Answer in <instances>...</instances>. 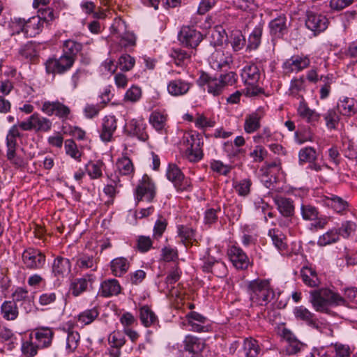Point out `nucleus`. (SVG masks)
<instances>
[{"instance_id":"obj_1","label":"nucleus","mask_w":357,"mask_h":357,"mask_svg":"<svg viewBox=\"0 0 357 357\" xmlns=\"http://www.w3.org/2000/svg\"><path fill=\"white\" fill-rule=\"evenodd\" d=\"M310 302L317 312L325 313L330 306L344 305V299L340 294L327 288L311 291Z\"/></svg>"},{"instance_id":"obj_2","label":"nucleus","mask_w":357,"mask_h":357,"mask_svg":"<svg viewBox=\"0 0 357 357\" xmlns=\"http://www.w3.org/2000/svg\"><path fill=\"white\" fill-rule=\"evenodd\" d=\"M248 292L251 302L257 305H266L275 297L270 281L265 279L258 278L250 281Z\"/></svg>"},{"instance_id":"obj_3","label":"nucleus","mask_w":357,"mask_h":357,"mask_svg":"<svg viewBox=\"0 0 357 357\" xmlns=\"http://www.w3.org/2000/svg\"><path fill=\"white\" fill-rule=\"evenodd\" d=\"M20 130V122H18L10 127L6 137V158L17 167H22L25 165L24 159L16 153L18 146L17 139H21L23 135Z\"/></svg>"},{"instance_id":"obj_4","label":"nucleus","mask_w":357,"mask_h":357,"mask_svg":"<svg viewBox=\"0 0 357 357\" xmlns=\"http://www.w3.org/2000/svg\"><path fill=\"white\" fill-rule=\"evenodd\" d=\"M181 146L184 149V157L191 162H197L203 158L202 146L203 142L199 135L192 132L185 133L182 137Z\"/></svg>"},{"instance_id":"obj_5","label":"nucleus","mask_w":357,"mask_h":357,"mask_svg":"<svg viewBox=\"0 0 357 357\" xmlns=\"http://www.w3.org/2000/svg\"><path fill=\"white\" fill-rule=\"evenodd\" d=\"M206 347L203 339L188 335L182 343L178 344V357H195L200 354Z\"/></svg>"},{"instance_id":"obj_6","label":"nucleus","mask_w":357,"mask_h":357,"mask_svg":"<svg viewBox=\"0 0 357 357\" xmlns=\"http://www.w3.org/2000/svg\"><path fill=\"white\" fill-rule=\"evenodd\" d=\"M52 121L37 112L32 114L26 120L20 122V127L23 131L34 130L47 132L52 128Z\"/></svg>"},{"instance_id":"obj_7","label":"nucleus","mask_w":357,"mask_h":357,"mask_svg":"<svg viewBox=\"0 0 357 357\" xmlns=\"http://www.w3.org/2000/svg\"><path fill=\"white\" fill-rule=\"evenodd\" d=\"M22 261L23 265L27 269H42L45 266L46 257L40 250L28 248L22 254Z\"/></svg>"},{"instance_id":"obj_8","label":"nucleus","mask_w":357,"mask_h":357,"mask_svg":"<svg viewBox=\"0 0 357 357\" xmlns=\"http://www.w3.org/2000/svg\"><path fill=\"white\" fill-rule=\"evenodd\" d=\"M178 40L185 47L195 49L203 40V35L192 26H183L178 33Z\"/></svg>"},{"instance_id":"obj_9","label":"nucleus","mask_w":357,"mask_h":357,"mask_svg":"<svg viewBox=\"0 0 357 357\" xmlns=\"http://www.w3.org/2000/svg\"><path fill=\"white\" fill-rule=\"evenodd\" d=\"M75 58L63 54L58 59L50 58L45 62V69L48 74H63L68 71L75 63Z\"/></svg>"},{"instance_id":"obj_10","label":"nucleus","mask_w":357,"mask_h":357,"mask_svg":"<svg viewBox=\"0 0 357 357\" xmlns=\"http://www.w3.org/2000/svg\"><path fill=\"white\" fill-rule=\"evenodd\" d=\"M113 31L118 34L119 45L121 47L128 48L136 45V36L132 32L126 31V22L121 19L115 20L112 26Z\"/></svg>"},{"instance_id":"obj_11","label":"nucleus","mask_w":357,"mask_h":357,"mask_svg":"<svg viewBox=\"0 0 357 357\" xmlns=\"http://www.w3.org/2000/svg\"><path fill=\"white\" fill-rule=\"evenodd\" d=\"M168 180L172 181L178 191H188L191 187L189 178H185L181 169L175 164L168 165L167 172Z\"/></svg>"},{"instance_id":"obj_12","label":"nucleus","mask_w":357,"mask_h":357,"mask_svg":"<svg viewBox=\"0 0 357 357\" xmlns=\"http://www.w3.org/2000/svg\"><path fill=\"white\" fill-rule=\"evenodd\" d=\"M146 123L143 119H132L124 126V132L129 137H136L140 141L146 142L149 135L146 131Z\"/></svg>"},{"instance_id":"obj_13","label":"nucleus","mask_w":357,"mask_h":357,"mask_svg":"<svg viewBox=\"0 0 357 357\" xmlns=\"http://www.w3.org/2000/svg\"><path fill=\"white\" fill-rule=\"evenodd\" d=\"M155 195V188L151 179L144 175L135 190V199L137 202L145 200L151 202Z\"/></svg>"},{"instance_id":"obj_14","label":"nucleus","mask_w":357,"mask_h":357,"mask_svg":"<svg viewBox=\"0 0 357 357\" xmlns=\"http://www.w3.org/2000/svg\"><path fill=\"white\" fill-rule=\"evenodd\" d=\"M290 22L284 13H280L268 23L269 33L275 38H282L287 34Z\"/></svg>"},{"instance_id":"obj_15","label":"nucleus","mask_w":357,"mask_h":357,"mask_svg":"<svg viewBox=\"0 0 357 357\" xmlns=\"http://www.w3.org/2000/svg\"><path fill=\"white\" fill-rule=\"evenodd\" d=\"M197 84L204 89L205 86H206L207 92L214 96L220 95L225 90L219 78L212 77L204 72L201 73L199 77L197 80Z\"/></svg>"},{"instance_id":"obj_16","label":"nucleus","mask_w":357,"mask_h":357,"mask_svg":"<svg viewBox=\"0 0 357 357\" xmlns=\"http://www.w3.org/2000/svg\"><path fill=\"white\" fill-rule=\"evenodd\" d=\"M328 24V18L319 13L307 11L306 14L305 26L314 32V35L325 31Z\"/></svg>"},{"instance_id":"obj_17","label":"nucleus","mask_w":357,"mask_h":357,"mask_svg":"<svg viewBox=\"0 0 357 357\" xmlns=\"http://www.w3.org/2000/svg\"><path fill=\"white\" fill-rule=\"evenodd\" d=\"M41 111L47 116L55 115L61 119H66L70 113V108L58 100L45 101L42 105Z\"/></svg>"},{"instance_id":"obj_18","label":"nucleus","mask_w":357,"mask_h":357,"mask_svg":"<svg viewBox=\"0 0 357 357\" xmlns=\"http://www.w3.org/2000/svg\"><path fill=\"white\" fill-rule=\"evenodd\" d=\"M310 59L307 56L294 55L286 60L282 64V70L285 75L298 73L309 66Z\"/></svg>"},{"instance_id":"obj_19","label":"nucleus","mask_w":357,"mask_h":357,"mask_svg":"<svg viewBox=\"0 0 357 357\" xmlns=\"http://www.w3.org/2000/svg\"><path fill=\"white\" fill-rule=\"evenodd\" d=\"M323 203L340 215H344L350 211L349 203L344 198L336 195L330 194L328 196H324Z\"/></svg>"},{"instance_id":"obj_20","label":"nucleus","mask_w":357,"mask_h":357,"mask_svg":"<svg viewBox=\"0 0 357 357\" xmlns=\"http://www.w3.org/2000/svg\"><path fill=\"white\" fill-rule=\"evenodd\" d=\"M118 119L114 115H107L102 120L100 130V137L103 142L113 140V135L117 129Z\"/></svg>"},{"instance_id":"obj_21","label":"nucleus","mask_w":357,"mask_h":357,"mask_svg":"<svg viewBox=\"0 0 357 357\" xmlns=\"http://www.w3.org/2000/svg\"><path fill=\"white\" fill-rule=\"evenodd\" d=\"M192 86V82L181 78H176L167 83V89L172 96L179 97L186 95Z\"/></svg>"},{"instance_id":"obj_22","label":"nucleus","mask_w":357,"mask_h":357,"mask_svg":"<svg viewBox=\"0 0 357 357\" xmlns=\"http://www.w3.org/2000/svg\"><path fill=\"white\" fill-rule=\"evenodd\" d=\"M228 256L233 265L237 269H245L250 261L245 252L239 247L231 245L228 250Z\"/></svg>"},{"instance_id":"obj_23","label":"nucleus","mask_w":357,"mask_h":357,"mask_svg":"<svg viewBox=\"0 0 357 357\" xmlns=\"http://www.w3.org/2000/svg\"><path fill=\"white\" fill-rule=\"evenodd\" d=\"M232 62L231 54L221 50H216L209 57V63L214 70H221L223 68L229 67Z\"/></svg>"},{"instance_id":"obj_24","label":"nucleus","mask_w":357,"mask_h":357,"mask_svg":"<svg viewBox=\"0 0 357 357\" xmlns=\"http://www.w3.org/2000/svg\"><path fill=\"white\" fill-rule=\"evenodd\" d=\"M264 115V110L261 107L246 115L243 126L245 132L248 134L256 132L261 127V120Z\"/></svg>"},{"instance_id":"obj_25","label":"nucleus","mask_w":357,"mask_h":357,"mask_svg":"<svg viewBox=\"0 0 357 357\" xmlns=\"http://www.w3.org/2000/svg\"><path fill=\"white\" fill-rule=\"evenodd\" d=\"M297 113L301 119L311 125H314L320 119V114L314 109L309 107L303 96H301V100L297 108Z\"/></svg>"},{"instance_id":"obj_26","label":"nucleus","mask_w":357,"mask_h":357,"mask_svg":"<svg viewBox=\"0 0 357 357\" xmlns=\"http://www.w3.org/2000/svg\"><path fill=\"white\" fill-rule=\"evenodd\" d=\"M71 271V264L68 259L63 257H57L52 264V273L58 280L66 277Z\"/></svg>"},{"instance_id":"obj_27","label":"nucleus","mask_w":357,"mask_h":357,"mask_svg":"<svg viewBox=\"0 0 357 357\" xmlns=\"http://www.w3.org/2000/svg\"><path fill=\"white\" fill-rule=\"evenodd\" d=\"M33 334L36 342L40 349L48 348L52 343L54 333L52 328L43 327L36 329Z\"/></svg>"},{"instance_id":"obj_28","label":"nucleus","mask_w":357,"mask_h":357,"mask_svg":"<svg viewBox=\"0 0 357 357\" xmlns=\"http://www.w3.org/2000/svg\"><path fill=\"white\" fill-rule=\"evenodd\" d=\"M121 287L116 279H108L101 282L98 294L104 298L117 296L121 293Z\"/></svg>"},{"instance_id":"obj_29","label":"nucleus","mask_w":357,"mask_h":357,"mask_svg":"<svg viewBox=\"0 0 357 357\" xmlns=\"http://www.w3.org/2000/svg\"><path fill=\"white\" fill-rule=\"evenodd\" d=\"M241 77L246 84L253 86L259 80L261 73L258 66L252 63L245 66L243 68Z\"/></svg>"},{"instance_id":"obj_30","label":"nucleus","mask_w":357,"mask_h":357,"mask_svg":"<svg viewBox=\"0 0 357 357\" xmlns=\"http://www.w3.org/2000/svg\"><path fill=\"white\" fill-rule=\"evenodd\" d=\"M62 330L67 335L66 350L68 353H73L79 346L80 342V335L77 331L74 330L73 325L68 326V328L64 327Z\"/></svg>"},{"instance_id":"obj_31","label":"nucleus","mask_w":357,"mask_h":357,"mask_svg":"<svg viewBox=\"0 0 357 357\" xmlns=\"http://www.w3.org/2000/svg\"><path fill=\"white\" fill-rule=\"evenodd\" d=\"M76 265L81 271L91 269L96 271L98 268V259L92 254L82 253L77 257Z\"/></svg>"},{"instance_id":"obj_32","label":"nucleus","mask_w":357,"mask_h":357,"mask_svg":"<svg viewBox=\"0 0 357 357\" xmlns=\"http://www.w3.org/2000/svg\"><path fill=\"white\" fill-rule=\"evenodd\" d=\"M1 314L6 321H15L19 316L18 306L15 301H5L1 305Z\"/></svg>"},{"instance_id":"obj_33","label":"nucleus","mask_w":357,"mask_h":357,"mask_svg":"<svg viewBox=\"0 0 357 357\" xmlns=\"http://www.w3.org/2000/svg\"><path fill=\"white\" fill-rule=\"evenodd\" d=\"M44 25L39 17L33 16L27 20H24L25 37H34L39 34Z\"/></svg>"},{"instance_id":"obj_34","label":"nucleus","mask_w":357,"mask_h":357,"mask_svg":"<svg viewBox=\"0 0 357 357\" xmlns=\"http://www.w3.org/2000/svg\"><path fill=\"white\" fill-rule=\"evenodd\" d=\"M261 351L259 342L252 337L243 340L242 352L245 357H259Z\"/></svg>"},{"instance_id":"obj_35","label":"nucleus","mask_w":357,"mask_h":357,"mask_svg":"<svg viewBox=\"0 0 357 357\" xmlns=\"http://www.w3.org/2000/svg\"><path fill=\"white\" fill-rule=\"evenodd\" d=\"M337 108L340 114L351 116L357 112V104L354 98L345 97L338 101Z\"/></svg>"},{"instance_id":"obj_36","label":"nucleus","mask_w":357,"mask_h":357,"mask_svg":"<svg viewBox=\"0 0 357 357\" xmlns=\"http://www.w3.org/2000/svg\"><path fill=\"white\" fill-rule=\"evenodd\" d=\"M275 203L279 212L284 217L290 218L294 215V202L291 199L280 197L275 199Z\"/></svg>"},{"instance_id":"obj_37","label":"nucleus","mask_w":357,"mask_h":357,"mask_svg":"<svg viewBox=\"0 0 357 357\" xmlns=\"http://www.w3.org/2000/svg\"><path fill=\"white\" fill-rule=\"evenodd\" d=\"M268 236L271 237L273 244L282 255L287 252V244L286 238L282 233L277 229H271L268 231Z\"/></svg>"},{"instance_id":"obj_38","label":"nucleus","mask_w":357,"mask_h":357,"mask_svg":"<svg viewBox=\"0 0 357 357\" xmlns=\"http://www.w3.org/2000/svg\"><path fill=\"white\" fill-rule=\"evenodd\" d=\"M130 263L128 260L123 257H116L111 261V271L116 277H121L129 269Z\"/></svg>"},{"instance_id":"obj_39","label":"nucleus","mask_w":357,"mask_h":357,"mask_svg":"<svg viewBox=\"0 0 357 357\" xmlns=\"http://www.w3.org/2000/svg\"><path fill=\"white\" fill-rule=\"evenodd\" d=\"M301 276L303 282L310 287H317L320 283L317 272L311 267L303 266L301 270Z\"/></svg>"},{"instance_id":"obj_40","label":"nucleus","mask_w":357,"mask_h":357,"mask_svg":"<svg viewBox=\"0 0 357 357\" xmlns=\"http://www.w3.org/2000/svg\"><path fill=\"white\" fill-rule=\"evenodd\" d=\"M294 314L296 319L305 322L310 327L317 319L315 315L303 305L295 307Z\"/></svg>"},{"instance_id":"obj_41","label":"nucleus","mask_w":357,"mask_h":357,"mask_svg":"<svg viewBox=\"0 0 357 357\" xmlns=\"http://www.w3.org/2000/svg\"><path fill=\"white\" fill-rule=\"evenodd\" d=\"M139 319L145 327H149L155 324L158 318L155 313L147 306L144 305L139 309Z\"/></svg>"},{"instance_id":"obj_42","label":"nucleus","mask_w":357,"mask_h":357,"mask_svg":"<svg viewBox=\"0 0 357 357\" xmlns=\"http://www.w3.org/2000/svg\"><path fill=\"white\" fill-rule=\"evenodd\" d=\"M98 315L99 310L96 307H94L80 312L77 316V320L84 326L93 322Z\"/></svg>"},{"instance_id":"obj_43","label":"nucleus","mask_w":357,"mask_h":357,"mask_svg":"<svg viewBox=\"0 0 357 357\" xmlns=\"http://www.w3.org/2000/svg\"><path fill=\"white\" fill-rule=\"evenodd\" d=\"M301 214L304 220L311 221L317 219L320 213L314 206L308 203H302L301 205Z\"/></svg>"},{"instance_id":"obj_44","label":"nucleus","mask_w":357,"mask_h":357,"mask_svg":"<svg viewBox=\"0 0 357 357\" xmlns=\"http://www.w3.org/2000/svg\"><path fill=\"white\" fill-rule=\"evenodd\" d=\"M40 349L37 343L33 342V334H30L29 340L23 341L21 346L22 353L26 357L36 356Z\"/></svg>"},{"instance_id":"obj_45","label":"nucleus","mask_w":357,"mask_h":357,"mask_svg":"<svg viewBox=\"0 0 357 357\" xmlns=\"http://www.w3.org/2000/svg\"><path fill=\"white\" fill-rule=\"evenodd\" d=\"M317 158V153L314 148L306 146L298 152V162L301 165L305 162H314Z\"/></svg>"},{"instance_id":"obj_46","label":"nucleus","mask_w":357,"mask_h":357,"mask_svg":"<svg viewBox=\"0 0 357 357\" xmlns=\"http://www.w3.org/2000/svg\"><path fill=\"white\" fill-rule=\"evenodd\" d=\"M305 80L303 77H295L292 79L290 82V86L289 89L290 95L301 98V96L299 95V93L304 91L305 90Z\"/></svg>"},{"instance_id":"obj_47","label":"nucleus","mask_w":357,"mask_h":357,"mask_svg":"<svg viewBox=\"0 0 357 357\" xmlns=\"http://www.w3.org/2000/svg\"><path fill=\"white\" fill-rule=\"evenodd\" d=\"M262 32L263 26L261 24H259L254 28L248 38V47L250 49L255 50L259 46Z\"/></svg>"},{"instance_id":"obj_48","label":"nucleus","mask_w":357,"mask_h":357,"mask_svg":"<svg viewBox=\"0 0 357 357\" xmlns=\"http://www.w3.org/2000/svg\"><path fill=\"white\" fill-rule=\"evenodd\" d=\"M339 112L335 109H329L323 114V117L326 121V126L329 130H333L337 128L340 121Z\"/></svg>"},{"instance_id":"obj_49","label":"nucleus","mask_w":357,"mask_h":357,"mask_svg":"<svg viewBox=\"0 0 357 357\" xmlns=\"http://www.w3.org/2000/svg\"><path fill=\"white\" fill-rule=\"evenodd\" d=\"M91 279H86L84 278H77L71 284L70 289L72 294L74 296H78L83 292H84L88 287L89 282H91Z\"/></svg>"},{"instance_id":"obj_50","label":"nucleus","mask_w":357,"mask_h":357,"mask_svg":"<svg viewBox=\"0 0 357 357\" xmlns=\"http://www.w3.org/2000/svg\"><path fill=\"white\" fill-rule=\"evenodd\" d=\"M82 48V45L81 43L73 40H67L63 43V53L75 59Z\"/></svg>"},{"instance_id":"obj_51","label":"nucleus","mask_w":357,"mask_h":357,"mask_svg":"<svg viewBox=\"0 0 357 357\" xmlns=\"http://www.w3.org/2000/svg\"><path fill=\"white\" fill-rule=\"evenodd\" d=\"M339 237L337 229H333L320 236L317 243L320 246H326L337 242L339 240Z\"/></svg>"},{"instance_id":"obj_52","label":"nucleus","mask_w":357,"mask_h":357,"mask_svg":"<svg viewBox=\"0 0 357 357\" xmlns=\"http://www.w3.org/2000/svg\"><path fill=\"white\" fill-rule=\"evenodd\" d=\"M167 117L165 114H162L160 112L155 111L151 113L149 122L153 126V127L160 131L165 128L166 125Z\"/></svg>"},{"instance_id":"obj_53","label":"nucleus","mask_w":357,"mask_h":357,"mask_svg":"<svg viewBox=\"0 0 357 357\" xmlns=\"http://www.w3.org/2000/svg\"><path fill=\"white\" fill-rule=\"evenodd\" d=\"M342 152L349 159L357 158V144L351 139H344L342 142Z\"/></svg>"},{"instance_id":"obj_54","label":"nucleus","mask_w":357,"mask_h":357,"mask_svg":"<svg viewBox=\"0 0 357 357\" xmlns=\"http://www.w3.org/2000/svg\"><path fill=\"white\" fill-rule=\"evenodd\" d=\"M135 64V58L129 54H124L119 57L116 66L121 71L127 72L130 71L134 67Z\"/></svg>"},{"instance_id":"obj_55","label":"nucleus","mask_w":357,"mask_h":357,"mask_svg":"<svg viewBox=\"0 0 357 357\" xmlns=\"http://www.w3.org/2000/svg\"><path fill=\"white\" fill-rule=\"evenodd\" d=\"M102 165L103 163L101 161H96V162H90L86 165V171L91 178L96 179L102 176Z\"/></svg>"},{"instance_id":"obj_56","label":"nucleus","mask_w":357,"mask_h":357,"mask_svg":"<svg viewBox=\"0 0 357 357\" xmlns=\"http://www.w3.org/2000/svg\"><path fill=\"white\" fill-rule=\"evenodd\" d=\"M117 167L122 175H130L134 172L132 162L128 157L119 159L117 162Z\"/></svg>"},{"instance_id":"obj_57","label":"nucleus","mask_w":357,"mask_h":357,"mask_svg":"<svg viewBox=\"0 0 357 357\" xmlns=\"http://www.w3.org/2000/svg\"><path fill=\"white\" fill-rule=\"evenodd\" d=\"M312 328L317 329L321 333L328 337H333L334 331L332 326L324 321H321L319 319H316L313 324L311 326Z\"/></svg>"},{"instance_id":"obj_58","label":"nucleus","mask_w":357,"mask_h":357,"mask_svg":"<svg viewBox=\"0 0 357 357\" xmlns=\"http://www.w3.org/2000/svg\"><path fill=\"white\" fill-rule=\"evenodd\" d=\"M36 17H39L40 18V21H42L43 25L44 24H50L56 17L54 10L49 7L39 8L38 15H36Z\"/></svg>"},{"instance_id":"obj_59","label":"nucleus","mask_w":357,"mask_h":357,"mask_svg":"<svg viewBox=\"0 0 357 357\" xmlns=\"http://www.w3.org/2000/svg\"><path fill=\"white\" fill-rule=\"evenodd\" d=\"M9 30L12 36L21 33L25 36L24 19L14 18L9 24Z\"/></svg>"},{"instance_id":"obj_60","label":"nucleus","mask_w":357,"mask_h":357,"mask_svg":"<svg viewBox=\"0 0 357 357\" xmlns=\"http://www.w3.org/2000/svg\"><path fill=\"white\" fill-rule=\"evenodd\" d=\"M126 343V339L123 334L119 331H114L108 337V344L112 347L121 348Z\"/></svg>"},{"instance_id":"obj_61","label":"nucleus","mask_w":357,"mask_h":357,"mask_svg":"<svg viewBox=\"0 0 357 357\" xmlns=\"http://www.w3.org/2000/svg\"><path fill=\"white\" fill-rule=\"evenodd\" d=\"M252 182L249 178L241 180L234 185L235 190L240 196H247L250 191Z\"/></svg>"},{"instance_id":"obj_62","label":"nucleus","mask_w":357,"mask_h":357,"mask_svg":"<svg viewBox=\"0 0 357 357\" xmlns=\"http://www.w3.org/2000/svg\"><path fill=\"white\" fill-rule=\"evenodd\" d=\"M356 229V225L352 221H345L342 223L341 227L337 229L339 236L347 238L353 234Z\"/></svg>"},{"instance_id":"obj_63","label":"nucleus","mask_w":357,"mask_h":357,"mask_svg":"<svg viewBox=\"0 0 357 357\" xmlns=\"http://www.w3.org/2000/svg\"><path fill=\"white\" fill-rule=\"evenodd\" d=\"M231 44L234 51H239L245 45V38L240 31H236L231 34Z\"/></svg>"},{"instance_id":"obj_64","label":"nucleus","mask_w":357,"mask_h":357,"mask_svg":"<svg viewBox=\"0 0 357 357\" xmlns=\"http://www.w3.org/2000/svg\"><path fill=\"white\" fill-rule=\"evenodd\" d=\"M167 225V221L165 218L160 217L155 222L153 227V237L155 239L160 238L165 231Z\"/></svg>"}]
</instances>
